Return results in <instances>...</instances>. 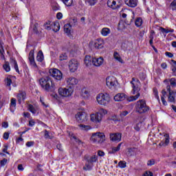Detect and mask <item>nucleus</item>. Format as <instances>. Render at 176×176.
Here are the masks:
<instances>
[{"label": "nucleus", "mask_w": 176, "mask_h": 176, "mask_svg": "<svg viewBox=\"0 0 176 176\" xmlns=\"http://www.w3.org/2000/svg\"><path fill=\"white\" fill-rule=\"evenodd\" d=\"M40 85L45 91H54L57 87V85L53 82L50 76L43 77L40 79Z\"/></svg>", "instance_id": "1"}, {"label": "nucleus", "mask_w": 176, "mask_h": 176, "mask_svg": "<svg viewBox=\"0 0 176 176\" xmlns=\"http://www.w3.org/2000/svg\"><path fill=\"white\" fill-rule=\"evenodd\" d=\"M96 101L99 105L107 107L111 102V96L108 93H100L96 96Z\"/></svg>", "instance_id": "2"}, {"label": "nucleus", "mask_w": 176, "mask_h": 176, "mask_svg": "<svg viewBox=\"0 0 176 176\" xmlns=\"http://www.w3.org/2000/svg\"><path fill=\"white\" fill-rule=\"evenodd\" d=\"M136 111L138 113H145L149 111V108L146 107V102L144 100H140L136 102Z\"/></svg>", "instance_id": "3"}, {"label": "nucleus", "mask_w": 176, "mask_h": 176, "mask_svg": "<svg viewBox=\"0 0 176 176\" xmlns=\"http://www.w3.org/2000/svg\"><path fill=\"white\" fill-rule=\"evenodd\" d=\"M91 141L98 144H102L105 141V134L102 132L94 133L91 136Z\"/></svg>", "instance_id": "4"}, {"label": "nucleus", "mask_w": 176, "mask_h": 176, "mask_svg": "<svg viewBox=\"0 0 176 176\" xmlns=\"http://www.w3.org/2000/svg\"><path fill=\"white\" fill-rule=\"evenodd\" d=\"M123 5L122 0H108L107 6L112 10H119Z\"/></svg>", "instance_id": "5"}, {"label": "nucleus", "mask_w": 176, "mask_h": 176, "mask_svg": "<svg viewBox=\"0 0 176 176\" xmlns=\"http://www.w3.org/2000/svg\"><path fill=\"white\" fill-rule=\"evenodd\" d=\"M59 96L61 97H71L74 93V89L72 88H63L60 87L58 90Z\"/></svg>", "instance_id": "6"}, {"label": "nucleus", "mask_w": 176, "mask_h": 176, "mask_svg": "<svg viewBox=\"0 0 176 176\" xmlns=\"http://www.w3.org/2000/svg\"><path fill=\"white\" fill-rule=\"evenodd\" d=\"M106 85L109 89L113 90V89H116V86H118V80L113 76H108L106 78Z\"/></svg>", "instance_id": "7"}, {"label": "nucleus", "mask_w": 176, "mask_h": 176, "mask_svg": "<svg viewBox=\"0 0 176 176\" xmlns=\"http://www.w3.org/2000/svg\"><path fill=\"white\" fill-rule=\"evenodd\" d=\"M50 74L55 80H61L63 79V73L58 69H50Z\"/></svg>", "instance_id": "8"}, {"label": "nucleus", "mask_w": 176, "mask_h": 176, "mask_svg": "<svg viewBox=\"0 0 176 176\" xmlns=\"http://www.w3.org/2000/svg\"><path fill=\"white\" fill-rule=\"evenodd\" d=\"M104 43H105L104 39L99 38L94 41H91L89 43V47L91 49H102V46H104Z\"/></svg>", "instance_id": "9"}, {"label": "nucleus", "mask_w": 176, "mask_h": 176, "mask_svg": "<svg viewBox=\"0 0 176 176\" xmlns=\"http://www.w3.org/2000/svg\"><path fill=\"white\" fill-rule=\"evenodd\" d=\"M79 68V62L76 59H72L69 62V69L70 72H76Z\"/></svg>", "instance_id": "10"}, {"label": "nucleus", "mask_w": 176, "mask_h": 176, "mask_svg": "<svg viewBox=\"0 0 176 176\" xmlns=\"http://www.w3.org/2000/svg\"><path fill=\"white\" fill-rule=\"evenodd\" d=\"M65 82L69 88L72 89V87H75L78 83H79V80L75 77H68L65 78Z\"/></svg>", "instance_id": "11"}, {"label": "nucleus", "mask_w": 176, "mask_h": 176, "mask_svg": "<svg viewBox=\"0 0 176 176\" xmlns=\"http://www.w3.org/2000/svg\"><path fill=\"white\" fill-rule=\"evenodd\" d=\"M97 162V156L93 155L89 160H87L85 166L83 167L84 170H91L93 167V163Z\"/></svg>", "instance_id": "12"}, {"label": "nucleus", "mask_w": 176, "mask_h": 176, "mask_svg": "<svg viewBox=\"0 0 176 176\" xmlns=\"http://www.w3.org/2000/svg\"><path fill=\"white\" fill-rule=\"evenodd\" d=\"M166 90L168 91V102L172 104H175V96H174V91L171 90V86L167 85Z\"/></svg>", "instance_id": "13"}, {"label": "nucleus", "mask_w": 176, "mask_h": 176, "mask_svg": "<svg viewBox=\"0 0 176 176\" xmlns=\"http://www.w3.org/2000/svg\"><path fill=\"white\" fill-rule=\"evenodd\" d=\"M76 119L77 122H79V123H83V122H86L87 120V114L83 111L78 112L76 115Z\"/></svg>", "instance_id": "14"}, {"label": "nucleus", "mask_w": 176, "mask_h": 176, "mask_svg": "<svg viewBox=\"0 0 176 176\" xmlns=\"http://www.w3.org/2000/svg\"><path fill=\"white\" fill-rule=\"evenodd\" d=\"M110 141L113 142H120L122 141V133H110Z\"/></svg>", "instance_id": "15"}, {"label": "nucleus", "mask_w": 176, "mask_h": 176, "mask_svg": "<svg viewBox=\"0 0 176 176\" xmlns=\"http://www.w3.org/2000/svg\"><path fill=\"white\" fill-rule=\"evenodd\" d=\"M90 120L93 122V123H101L102 120V116L98 114V112L95 113H91L90 115Z\"/></svg>", "instance_id": "16"}, {"label": "nucleus", "mask_w": 176, "mask_h": 176, "mask_svg": "<svg viewBox=\"0 0 176 176\" xmlns=\"http://www.w3.org/2000/svg\"><path fill=\"white\" fill-rule=\"evenodd\" d=\"M35 52L34 50H31L29 53V61L30 63V65L33 68H38V65H36V63H35V58L34 57Z\"/></svg>", "instance_id": "17"}, {"label": "nucleus", "mask_w": 176, "mask_h": 176, "mask_svg": "<svg viewBox=\"0 0 176 176\" xmlns=\"http://www.w3.org/2000/svg\"><path fill=\"white\" fill-rule=\"evenodd\" d=\"M92 64L95 67H101L104 64V58L101 56L99 58H92Z\"/></svg>", "instance_id": "18"}, {"label": "nucleus", "mask_w": 176, "mask_h": 176, "mask_svg": "<svg viewBox=\"0 0 176 176\" xmlns=\"http://www.w3.org/2000/svg\"><path fill=\"white\" fill-rule=\"evenodd\" d=\"M125 98H127V95L124 93H118L114 96L113 100L118 102L124 101Z\"/></svg>", "instance_id": "19"}, {"label": "nucleus", "mask_w": 176, "mask_h": 176, "mask_svg": "<svg viewBox=\"0 0 176 176\" xmlns=\"http://www.w3.org/2000/svg\"><path fill=\"white\" fill-rule=\"evenodd\" d=\"M137 124L135 125L134 129L136 130V131H140L141 129L142 128V126H144V118L142 117H140L138 118L137 120Z\"/></svg>", "instance_id": "20"}, {"label": "nucleus", "mask_w": 176, "mask_h": 176, "mask_svg": "<svg viewBox=\"0 0 176 176\" xmlns=\"http://www.w3.org/2000/svg\"><path fill=\"white\" fill-rule=\"evenodd\" d=\"M16 98H17L19 103L21 104V102H23V101H24V100H25L27 98V94H25V92H24V91L19 92L16 95Z\"/></svg>", "instance_id": "21"}, {"label": "nucleus", "mask_w": 176, "mask_h": 176, "mask_svg": "<svg viewBox=\"0 0 176 176\" xmlns=\"http://www.w3.org/2000/svg\"><path fill=\"white\" fill-rule=\"evenodd\" d=\"M84 63L86 67H91V64L93 63V58H91L90 56H85Z\"/></svg>", "instance_id": "22"}, {"label": "nucleus", "mask_w": 176, "mask_h": 176, "mask_svg": "<svg viewBox=\"0 0 176 176\" xmlns=\"http://www.w3.org/2000/svg\"><path fill=\"white\" fill-rule=\"evenodd\" d=\"M14 79V77L12 76H8L7 78L5 79V83L7 86V87H9V90H11L12 88L10 87V85H12V80Z\"/></svg>", "instance_id": "23"}, {"label": "nucleus", "mask_w": 176, "mask_h": 176, "mask_svg": "<svg viewBox=\"0 0 176 176\" xmlns=\"http://www.w3.org/2000/svg\"><path fill=\"white\" fill-rule=\"evenodd\" d=\"M124 2L129 8H135L138 5L137 0H124Z\"/></svg>", "instance_id": "24"}, {"label": "nucleus", "mask_w": 176, "mask_h": 176, "mask_svg": "<svg viewBox=\"0 0 176 176\" xmlns=\"http://www.w3.org/2000/svg\"><path fill=\"white\" fill-rule=\"evenodd\" d=\"M100 34L102 36H108V35H109V34H111V29H109L108 28H103L100 30Z\"/></svg>", "instance_id": "25"}, {"label": "nucleus", "mask_w": 176, "mask_h": 176, "mask_svg": "<svg viewBox=\"0 0 176 176\" xmlns=\"http://www.w3.org/2000/svg\"><path fill=\"white\" fill-rule=\"evenodd\" d=\"M78 128L82 131H89V130H91V126H90V125H85L83 124H78Z\"/></svg>", "instance_id": "26"}, {"label": "nucleus", "mask_w": 176, "mask_h": 176, "mask_svg": "<svg viewBox=\"0 0 176 176\" xmlns=\"http://www.w3.org/2000/svg\"><path fill=\"white\" fill-rule=\"evenodd\" d=\"M71 30H72V26H71V24L67 23L64 25V32L67 35H71Z\"/></svg>", "instance_id": "27"}, {"label": "nucleus", "mask_w": 176, "mask_h": 176, "mask_svg": "<svg viewBox=\"0 0 176 176\" xmlns=\"http://www.w3.org/2000/svg\"><path fill=\"white\" fill-rule=\"evenodd\" d=\"M113 58H115V60H116V61H118V63H120L121 64H123V63H124L123 61V59H122L120 54H119V53H118L117 52H115L113 53Z\"/></svg>", "instance_id": "28"}, {"label": "nucleus", "mask_w": 176, "mask_h": 176, "mask_svg": "<svg viewBox=\"0 0 176 176\" xmlns=\"http://www.w3.org/2000/svg\"><path fill=\"white\" fill-rule=\"evenodd\" d=\"M120 146H122V143H120L116 147H112L111 150L109 151V153L113 154L116 153V152H119L120 151Z\"/></svg>", "instance_id": "29"}, {"label": "nucleus", "mask_w": 176, "mask_h": 176, "mask_svg": "<svg viewBox=\"0 0 176 176\" xmlns=\"http://www.w3.org/2000/svg\"><path fill=\"white\" fill-rule=\"evenodd\" d=\"M81 96L82 97H84L85 98H89V97L90 96V92L89 91V90H87V89L83 88L81 90Z\"/></svg>", "instance_id": "30"}, {"label": "nucleus", "mask_w": 176, "mask_h": 176, "mask_svg": "<svg viewBox=\"0 0 176 176\" xmlns=\"http://www.w3.org/2000/svg\"><path fill=\"white\" fill-rule=\"evenodd\" d=\"M140 93H138L135 96H130L129 98H126L127 101H129V102H131L133 101H136V100H138V98H140Z\"/></svg>", "instance_id": "31"}, {"label": "nucleus", "mask_w": 176, "mask_h": 176, "mask_svg": "<svg viewBox=\"0 0 176 176\" xmlns=\"http://www.w3.org/2000/svg\"><path fill=\"white\" fill-rule=\"evenodd\" d=\"M52 30L54 31V32L60 31V23L58 22H54L52 24Z\"/></svg>", "instance_id": "32"}, {"label": "nucleus", "mask_w": 176, "mask_h": 176, "mask_svg": "<svg viewBox=\"0 0 176 176\" xmlns=\"http://www.w3.org/2000/svg\"><path fill=\"white\" fill-rule=\"evenodd\" d=\"M135 81V78H133L132 81H131V83L132 85L133 90H132V94H135L140 89L138 87H136L135 85H134V82Z\"/></svg>", "instance_id": "33"}, {"label": "nucleus", "mask_w": 176, "mask_h": 176, "mask_svg": "<svg viewBox=\"0 0 176 176\" xmlns=\"http://www.w3.org/2000/svg\"><path fill=\"white\" fill-rule=\"evenodd\" d=\"M10 63L12 64V65L14 66L16 72H18V74H19L20 71L19 70V65H17V61H16L14 59H11Z\"/></svg>", "instance_id": "34"}, {"label": "nucleus", "mask_w": 176, "mask_h": 176, "mask_svg": "<svg viewBox=\"0 0 176 176\" xmlns=\"http://www.w3.org/2000/svg\"><path fill=\"white\" fill-rule=\"evenodd\" d=\"M43 52H42V51H39L36 56L37 61H38L39 63H42V61H43Z\"/></svg>", "instance_id": "35"}, {"label": "nucleus", "mask_w": 176, "mask_h": 176, "mask_svg": "<svg viewBox=\"0 0 176 176\" xmlns=\"http://www.w3.org/2000/svg\"><path fill=\"white\" fill-rule=\"evenodd\" d=\"M53 24H54V22L48 21L46 23H45L44 27L45 30L50 31V30H52L53 28Z\"/></svg>", "instance_id": "36"}, {"label": "nucleus", "mask_w": 176, "mask_h": 176, "mask_svg": "<svg viewBox=\"0 0 176 176\" xmlns=\"http://www.w3.org/2000/svg\"><path fill=\"white\" fill-rule=\"evenodd\" d=\"M0 54H1V58L5 60V50L3 49V43L0 42Z\"/></svg>", "instance_id": "37"}, {"label": "nucleus", "mask_w": 176, "mask_h": 176, "mask_svg": "<svg viewBox=\"0 0 176 176\" xmlns=\"http://www.w3.org/2000/svg\"><path fill=\"white\" fill-rule=\"evenodd\" d=\"M3 68L6 72H10V65L9 64V62H5L3 65Z\"/></svg>", "instance_id": "38"}, {"label": "nucleus", "mask_w": 176, "mask_h": 176, "mask_svg": "<svg viewBox=\"0 0 176 176\" xmlns=\"http://www.w3.org/2000/svg\"><path fill=\"white\" fill-rule=\"evenodd\" d=\"M97 113L100 116H102V117L104 116V115H107V113H108V111H107L103 108H101L99 109V111Z\"/></svg>", "instance_id": "39"}, {"label": "nucleus", "mask_w": 176, "mask_h": 176, "mask_svg": "<svg viewBox=\"0 0 176 176\" xmlns=\"http://www.w3.org/2000/svg\"><path fill=\"white\" fill-rule=\"evenodd\" d=\"M98 0H85V2L87 5L89 6H94L97 3Z\"/></svg>", "instance_id": "40"}, {"label": "nucleus", "mask_w": 176, "mask_h": 176, "mask_svg": "<svg viewBox=\"0 0 176 176\" xmlns=\"http://www.w3.org/2000/svg\"><path fill=\"white\" fill-rule=\"evenodd\" d=\"M153 94L156 100H157L158 102H160V98L159 97V91H157V89L153 88Z\"/></svg>", "instance_id": "41"}, {"label": "nucleus", "mask_w": 176, "mask_h": 176, "mask_svg": "<svg viewBox=\"0 0 176 176\" xmlns=\"http://www.w3.org/2000/svg\"><path fill=\"white\" fill-rule=\"evenodd\" d=\"M169 9H170V10H173V11L176 10V0H173V1L170 3V6H169Z\"/></svg>", "instance_id": "42"}, {"label": "nucleus", "mask_w": 176, "mask_h": 176, "mask_svg": "<svg viewBox=\"0 0 176 176\" xmlns=\"http://www.w3.org/2000/svg\"><path fill=\"white\" fill-rule=\"evenodd\" d=\"M66 6H72L73 0H60Z\"/></svg>", "instance_id": "43"}, {"label": "nucleus", "mask_w": 176, "mask_h": 176, "mask_svg": "<svg viewBox=\"0 0 176 176\" xmlns=\"http://www.w3.org/2000/svg\"><path fill=\"white\" fill-rule=\"evenodd\" d=\"M136 27H141L142 25V19L137 18L135 21Z\"/></svg>", "instance_id": "44"}, {"label": "nucleus", "mask_w": 176, "mask_h": 176, "mask_svg": "<svg viewBox=\"0 0 176 176\" xmlns=\"http://www.w3.org/2000/svg\"><path fill=\"white\" fill-rule=\"evenodd\" d=\"M118 167L120 168H126V167H127V164L124 161H120L118 163Z\"/></svg>", "instance_id": "45"}, {"label": "nucleus", "mask_w": 176, "mask_h": 176, "mask_svg": "<svg viewBox=\"0 0 176 176\" xmlns=\"http://www.w3.org/2000/svg\"><path fill=\"white\" fill-rule=\"evenodd\" d=\"M28 109L30 112H32V113H33L34 115H35V113H36V109H35V107H34L32 106V104H29L28 105Z\"/></svg>", "instance_id": "46"}, {"label": "nucleus", "mask_w": 176, "mask_h": 176, "mask_svg": "<svg viewBox=\"0 0 176 176\" xmlns=\"http://www.w3.org/2000/svg\"><path fill=\"white\" fill-rule=\"evenodd\" d=\"M160 30L162 32H164L165 34H168L169 32H174V30L173 29H165L164 28H161Z\"/></svg>", "instance_id": "47"}, {"label": "nucleus", "mask_w": 176, "mask_h": 176, "mask_svg": "<svg viewBox=\"0 0 176 176\" xmlns=\"http://www.w3.org/2000/svg\"><path fill=\"white\" fill-rule=\"evenodd\" d=\"M68 56H67V54H62L59 56L60 61H64V60H67Z\"/></svg>", "instance_id": "48"}, {"label": "nucleus", "mask_w": 176, "mask_h": 176, "mask_svg": "<svg viewBox=\"0 0 176 176\" xmlns=\"http://www.w3.org/2000/svg\"><path fill=\"white\" fill-rule=\"evenodd\" d=\"M40 102L45 108H47V107H49V104L45 102V98H43V97L40 98Z\"/></svg>", "instance_id": "49"}, {"label": "nucleus", "mask_w": 176, "mask_h": 176, "mask_svg": "<svg viewBox=\"0 0 176 176\" xmlns=\"http://www.w3.org/2000/svg\"><path fill=\"white\" fill-rule=\"evenodd\" d=\"M170 85L172 87H176V79L175 78H172L169 80Z\"/></svg>", "instance_id": "50"}, {"label": "nucleus", "mask_w": 176, "mask_h": 176, "mask_svg": "<svg viewBox=\"0 0 176 176\" xmlns=\"http://www.w3.org/2000/svg\"><path fill=\"white\" fill-rule=\"evenodd\" d=\"M166 138H165V143H160V145H164V146H166V145H168V143L170 142V140L168 139V135L166 134Z\"/></svg>", "instance_id": "51"}, {"label": "nucleus", "mask_w": 176, "mask_h": 176, "mask_svg": "<svg viewBox=\"0 0 176 176\" xmlns=\"http://www.w3.org/2000/svg\"><path fill=\"white\" fill-rule=\"evenodd\" d=\"M52 9H53V10H54V11H57V10H60V6L58 5V3H54V5H52Z\"/></svg>", "instance_id": "52"}, {"label": "nucleus", "mask_w": 176, "mask_h": 176, "mask_svg": "<svg viewBox=\"0 0 176 176\" xmlns=\"http://www.w3.org/2000/svg\"><path fill=\"white\" fill-rule=\"evenodd\" d=\"M10 108H16V99L14 98L11 99Z\"/></svg>", "instance_id": "53"}, {"label": "nucleus", "mask_w": 176, "mask_h": 176, "mask_svg": "<svg viewBox=\"0 0 176 176\" xmlns=\"http://www.w3.org/2000/svg\"><path fill=\"white\" fill-rule=\"evenodd\" d=\"M69 135L70 137V140H74V141H78V138H76V136L73 133L69 132Z\"/></svg>", "instance_id": "54"}, {"label": "nucleus", "mask_w": 176, "mask_h": 176, "mask_svg": "<svg viewBox=\"0 0 176 176\" xmlns=\"http://www.w3.org/2000/svg\"><path fill=\"white\" fill-rule=\"evenodd\" d=\"M9 148V145L8 144H5L3 147V150L2 151L4 153H7V155H9V152H8V148Z\"/></svg>", "instance_id": "55"}, {"label": "nucleus", "mask_w": 176, "mask_h": 176, "mask_svg": "<svg viewBox=\"0 0 176 176\" xmlns=\"http://www.w3.org/2000/svg\"><path fill=\"white\" fill-rule=\"evenodd\" d=\"M142 176H153V173L149 170H146Z\"/></svg>", "instance_id": "56"}, {"label": "nucleus", "mask_w": 176, "mask_h": 176, "mask_svg": "<svg viewBox=\"0 0 176 176\" xmlns=\"http://www.w3.org/2000/svg\"><path fill=\"white\" fill-rule=\"evenodd\" d=\"M28 126H29L30 127H34V126H35V120H34L33 119L30 120L29 121Z\"/></svg>", "instance_id": "57"}, {"label": "nucleus", "mask_w": 176, "mask_h": 176, "mask_svg": "<svg viewBox=\"0 0 176 176\" xmlns=\"http://www.w3.org/2000/svg\"><path fill=\"white\" fill-rule=\"evenodd\" d=\"M124 10H126V8H122V10L120 11V14H122L123 19H126V17H127V14L123 13Z\"/></svg>", "instance_id": "58"}, {"label": "nucleus", "mask_w": 176, "mask_h": 176, "mask_svg": "<svg viewBox=\"0 0 176 176\" xmlns=\"http://www.w3.org/2000/svg\"><path fill=\"white\" fill-rule=\"evenodd\" d=\"M127 115H129V111H124L121 112V113H120V116L122 118H124V116H127Z\"/></svg>", "instance_id": "59"}, {"label": "nucleus", "mask_w": 176, "mask_h": 176, "mask_svg": "<svg viewBox=\"0 0 176 176\" xmlns=\"http://www.w3.org/2000/svg\"><path fill=\"white\" fill-rule=\"evenodd\" d=\"M161 101L163 104V105L167 106V101H166V98H164V96H161Z\"/></svg>", "instance_id": "60"}, {"label": "nucleus", "mask_w": 176, "mask_h": 176, "mask_svg": "<svg viewBox=\"0 0 176 176\" xmlns=\"http://www.w3.org/2000/svg\"><path fill=\"white\" fill-rule=\"evenodd\" d=\"M34 144H35L34 142L30 141V142H28L26 143V146H28V148L33 146Z\"/></svg>", "instance_id": "61"}, {"label": "nucleus", "mask_w": 176, "mask_h": 176, "mask_svg": "<svg viewBox=\"0 0 176 176\" xmlns=\"http://www.w3.org/2000/svg\"><path fill=\"white\" fill-rule=\"evenodd\" d=\"M155 164V160H151L147 162V166H153Z\"/></svg>", "instance_id": "62"}, {"label": "nucleus", "mask_w": 176, "mask_h": 176, "mask_svg": "<svg viewBox=\"0 0 176 176\" xmlns=\"http://www.w3.org/2000/svg\"><path fill=\"white\" fill-rule=\"evenodd\" d=\"M56 18L58 19V20H61V19H63V13L58 12L56 14Z\"/></svg>", "instance_id": "63"}, {"label": "nucleus", "mask_w": 176, "mask_h": 176, "mask_svg": "<svg viewBox=\"0 0 176 176\" xmlns=\"http://www.w3.org/2000/svg\"><path fill=\"white\" fill-rule=\"evenodd\" d=\"M172 72H173V76H176V67H175L173 66L172 67Z\"/></svg>", "instance_id": "64"}]
</instances>
